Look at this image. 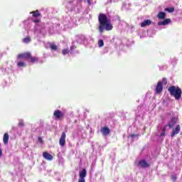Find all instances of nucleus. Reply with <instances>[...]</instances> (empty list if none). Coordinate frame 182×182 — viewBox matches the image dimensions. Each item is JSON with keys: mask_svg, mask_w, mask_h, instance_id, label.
<instances>
[{"mask_svg": "<svg viewBox=\"0 0 182 182\" xmlns=\"http://www.w3.org/2000/svg\"><path fill=\"white\" fill-rule=\"evenodd\" d=\"M98 31L100 33H103L105 31L109 32L113 29L112 21L109 19L107 16L103 13H100L98 16Z\"/></svg>", "mask_w": 182, "mask_h": 182, "instance_id": "obj_1", "label": "nucleus"}, {"mask_svg": "<svg viewBox=\"0 0 182 182\" xmlns=\"http://www.w3.org/2000/svg\"><path fill=\"white\" fill-rule=\"evenodd\" d=\"M168 92L173 97H175L176 100L181 99L182 91L181 87L172 85L168 88Z\"/></svg>", "mask_w": 182, "mask_h": 182, "instance_id": "obj_2", "label": "nucleus"}, {"mask_svg": "<svg viewBox=\"0 0 182 182\" xmlns=\"http://www.w3.org/2000/svg\"><path fill=\"white\" fill-rule=\"evenodd\" d=\"M53 116H54L55 120H63V118L65 117L63 112H62L59 109H56L54 111Z\"/></svg>", "mask_w": 182, "mask_h": 182, "instance_id": "obj_3", "label": "nucleus"}, {"mask_svg": "<svg viewBox=\"0 0 182 182\" xmlns=\"http://www.w3.org/2000/svg\"><path fill=\"white\" fill-rule=\"evenodd\" d=\"M86 176H87V171H86V168H83L82 170V171H80L79 173V180L78 182H86V181L85 180V177H86Z\"/></svg>", "mask_w": 182, "mask_h": 182, "instance_id": "obj_4", "label": "nucleus"}, {"mask_svg": "<svg viewBox=\"0 0 182 182\" xmlns=\"http://www.w3.org/2000/svg\"><path fill=\"white\" fill-rule=\"evenodd\" d=\"M163 92V82L161 81H159L156 84L155 93L156 95H160Z\"/></svg>", "mask_w": 182, "mask_h": 182, "instance_id": "obj_5", "label": "nucleus"}, {"mask_svg": "<svg viewBox=\"0 0 182 182\" xmlns=\"http://www.w3.org/2000/svg\"><path fill=\"white\" fill-rule=\"evenodd\" d=\"M59 144L61 147H65L66 144V133L63 132L59 140Z\"/></svg>", "mask_w": 182, "mask_h": 182, "instance_id": "obj_6", "label": "nucleus"}, {"mask_svg": "<svg viewBox=\"0 0 182 182\" xmlns=\"http://www.w3.org/2000/svg\"><path fill=\"white\" fill-rule=\"evenodd\" d=\"M177 122H178V119L177 117H171L170 122L168 124L169 129H173V127H174Z\"/></svg>", "mask_w": 182, "mask_h": 182, "instance_id": "obj_7", "label": "nucleus"}, {"mask_svg": "<svg viewBox=\"0 0 182 182\" xmlns=\"http://www.w3.org/2000/svg\"><path fill=\"white\" fill-rule=\"evenodd\" d=\"M181 130V127H180V124L176 125L175 129H173L172 132L171 133V137H174L176 134H178Z\"/></svg>", "mask_w": 182, "mask_h": 182, "instance_id": "obj_8", "label": "nucleus"}, {"mask_svg": "<svg viewBox=\"0 0 182 182\" xmlns=\"http://www.w3.org/2000/svg\"><path fill=\"white\" fill-rule=\"evenodd\" d=\"M150 165L147 163L146 160H140L138 163V167H142V168H147Z\"/></svg>", "mask_w": 182, "mask_h": 182, "instance_id": "obj_9", "label": "nucleus"}, {"mask_svg": "<svg viewBox=\"0 0 182 182\" xmlns=\"http://www.w3.org/2000/svg\"><path fill=\"white\" fill-rule=\"evenodd\" d=\"M101 133L102 136H109L110 134V129L107 127H103L101 128Z\"/></svg>", "mask_w": 182, "mask_h": 182, "instance_id": "obj_10", "label": "nucleus"}, {"mask_svg": "<svg viewBox=\"0 0 182 182\" xmlns=\"http://www.w3.org/2000/svg\"><path fill=\"white\" fill-rule=\"evenodd\" d=\"M43 157L46 160H48L49 161L53 160V156L50 155V154L45 151L43 153Z\"/></svg>", "mask_w": 182, "mask_h": 182, "instance_id": "obj_11", "label": "nucleus"}, {"mask_svg": "<svg viewBox=\"0 0 182 182\" xmlns=\"http://www.w3.org/2000/svg\"><path fill=\"white\" fill-rule=\"evenodd\" d=\"M171 22V20L170 18H166L162 21H159L158 23L159 26H166V25H168Z\"/></svg>", "mask_w": 182, "mask_h": 182, "instance_id": "obj_12", "label": "nucleus"}, {"mask_svg": "<svg viewBox=\"0 0 182 182\" xmlns=\"http://www.w3.org/2000/svg\"><path fill=\"white\" fill-rule=\"evenodd\" d=\"M151 25V20L147 19L144 20L141 23V28H146V26H150Z\"/></svg>", "mask_w": 182, "mask_h": 182, "instance_id": "obj_13", "label": "nucleus"}, {"mask_svg": "<svg viewBox=\"0 0 182 182\" xmlns=\"http://www.w3.org/2000/svg\"><path fill=\"white\" fill-rule=\"evenodd\" d=\"M166 16H167V14L166 12L160 11L157 14L158 19H166Z\"/></svg>", "mask_w": 182, "mask_h": 182, "instance_id": "obj_14", "label": "nucleus"}, {"mask_svg": "<svg viewBox=\"0 0 182 182\" xmlns=\"http://www.w3.org/2000/svg\"><path fill=\"white\" fill-rule=\"evenodd\" d=\"M30 14L33 15V18H38V16H42V14L39 12V10L31 11Z\"/></svg>", "mask_w": 182, "mask_h": 182, "instance_id": "obj_15", "label": "nucleus"}, {"mask_svg": "<svg viewBox=\"0 0 182 182\" xmlns=\"http://www.w3.org/2000/svg\"><path fill=\"white\" fill-rule=\"evenodd\" d=\"M3 141L4 144H8V141H9V134L8 133H5L3 138Z\"/></svg>", "mask_w": 182, "mask_h": 182, "instance_id": "obj_16", "label": "nucleus"}, {"mask_svg": "<svg viewBox=\"0 0 182 182\" xmlns=\"http://www.w3.org/2000/svg\"><path fill=\"white\" fill-rule=\"evenodd\" d=\"M28 60L29 62L34 63V62H38V60H39V58H38V57H32V55H31Z\"/></svg>", "mask_w": 182, "mask_h": 182, "instance_id": "obj_17", "label": "nucleus"}, {"mask_svg": "<svg viewBox=\"0 0 182 182\" xmlns=\"http://www.w3.org/2000/svg\"><path fill=\"white\" fill-rule=\"evenodd\" d=\"M17 66L18 68H25V66H26V64H25L23 61H20L17 63Z\"/></svg>", "mask_w": 182, "mask_h": 182, "instance_id": "obj_18", "label": "nucleus"}, {"mask_svg": "<svg viewBox=\"0 0 182 182\" xmlns=\"http://www.w3.org/2000/svg\"><path fill=\"white\" fill-rule=\"evenodd\" d=\"M164 11H166V12H169V14H173V11H174V7L166 8Z\"/></svg>", "mask_w": 182, "mask_h": 182, "instance_id": "obj_19", "label": "nucleus"}, {"mask_svg": "<svg viewBox=\"0 0 182 182\" xmlns=\"http://www.w3.org/2000/svg\"><path fill=\"white\" fill-rule=\"evenodd\" d=\"M23 42L24 43H29V42H31V37L27 36V37L24 38L23 39Z\"/></svg>", "mask_w": 182, "mask_h": 182, "instance_id": "obj_20", "label": "nucleus"}, {"mask_svg": "<svg viewBox=\"0 0 182 182\" xmlns=\"http://www.w3.org/2000/svg\"><path fill=\"white\" fill-rule=\"evenodd\" d=\"M30 58H31V53L29 52L24 53V59H27L29 60Z\"/></svg>", "mask_w": 182, "mask_h": 182, "instance_id": "obj_21", "label": "nucleus"}, {"mask_svg": "<svg viewBox=\"0 0 182 182\" xmlns=\"http://www.w3.org/2000/svg\"><path fill=\"white\" fill-rule=\"evenodd\" d=\"M98 46H99V48H102V47L105 46V42H103V40H100L98 41Z\"/></svg>", "mask_w": 182, "mask_h": 182, "instance_id": "obj_22", "label": "nucleus"}, {"mask_svg": "<svg viewBox=\"0 0 182 182\" xmlns=\"http://www.w3.org/2000/svg\"><path fill=\"white\" fill-rule=\"evenodd\" d=\"M50 48L52 49V50H58V46L55 44H51Z\"/></svg>", "mask_w": 182, "mask_h": 182, "instance_id": "obj_23", "label": "nucleus"}, {"mask_svg": "<svg viewBox=\"0 0 182 182\" xmlns=\"http://www.w3.org/2000/svg\"><path fill=\"white\" fill-rule=\"evenodd\" d=\"M166 136V126L164 127L161 134V137H164Z\"/></svg>", "mask_w": 182, "mask_h": 182, "instance_id": "obj_24", "label": "nucleus"}, {"mask_svg": "<svg viewBox=\"0 0 182 182\" xmlns=\"http://www.w3.org/2000/svg\"><path fill=\"white\" fill-rule=\"evenodd\" d=\"M171 180L173 182L177 181V175L176 174L171 175Z\"/></svg>", "mask_w": 182, "mask_h": 182, "instance_id": "obj_25", "label": "nucleus"}, {"mask_svg": "<svg viewBox=\"0 0 182 182\" xmlns=\"http://www.w3.org/2000/svg\"><path fill=\"white\" fill-rule=\"evenodd\" d=\"M18 127H23L25 126V123L23 122V120H21L18 124Z\"/></svg>", "mask_w": 182, "mask_h": 182, "instance_id": "obj_26", "label": "nucleus"}, {"mask_svg": "<svg viewBox=\"0 0 182 182\" xmlns=\"http://www.w3.org/2000/svg\"><path fill=\"white\" fill-rule=\"evenodd\" d=\"M69 50H68V49H63V50H62V53H63V55H68V53H69Z\"/></svg>", "mask_w": 182, "mask_h": 182, "instance_id": "obj_27", "label": "nucleus"}, {"mask_svg": "<svg viewBox=\"0 0 182 182\" xmlns=\"http://www.w3.org/2000/svg\"><path fill=\"white\" fill-rule=\"evenodd\" d=\"M18 59H24V53L18 55Z\"/></svg>", "mask_w": 182, "mask_h": 182, "instance_id": "obj_28", "label": "nucleus"}, {"mask_svg": "<svg viewBox=\"0 0 182 182\" xmlns=\"http://www.w3.org/2000/svg\"><path fill=\"white\" fill-rule=\"evenodd\" d=\"M131 139H134V137H139V134H132L130 135Z\"/></svg>", "mask_w": 182, "mask_h": 182, "instance_id": "obj_29", "label": "nucleus"}, {"mask_svg": "<svg viewBox=\"0 0 182 182\" xmlns=\"http://www.w3.org/2000/svg\"><path fill=\"white\" fill-rule=\"evenodd\" d=\"M161 82H162V86H163V84L167 85V79L163 78Z\"/></svg>", "mask_w": 182, "mask_h": 182, "instance_id": "obj_30", "label": "nucleus"}, {"mask_svg": "<svg viewBox=\"0 0 182 182\" xmlns=\"http://www.w3.org/2000/svg\"><path fill=\"white\" fill-rule=\"evenodd\" d=\"M38 141H39V143H41V144H43V139H42V137L39 136L38 138Z\"/></svg>", "mask_w": 182, "mask_h": 182, "instance_id": "obj_31", "label": "nucleus"}, {"mask_svg": "<svg viewBox=\"0 0 182 182\" xmlns=\"http://www.w3.org/2000/svg\"><path fill=\"white\" fill-rule=\"evenodd\" d=\"M33 22L35 23H39L41 22V20L40 19H36V20H33Z\"/></svg>", "mask_w": 182, "mask_h": 182, "instance_id": "obj_32", "label": "nucleus"}, {"mask_svg": "<svg viewBox=\"0 0 182 182\" xmlns=\"http://www.w3.org/2000/svg\"><path fill=\"white\" fill-rule=\"evenodd\" d=\"M0 157H2V149H0Z\"/></svg>", "mask_w": 182, "mask_h": 182, "instance_id": "obj_33", "label": "nucleus"}, {"mask_svg": "<svg viewBox=\"0 0 182 182\" xmlns=\"http://www.w3.org/2000/svg\"><path fill=\"white\" fill-rule=\"evenodd\" d=\"M88 4H90V0H87Z\"/></svg>", "mask_w": 182, "mask_h": 182, "instance_id": "obj_34", "label": "nucleus"}]
</instances>
